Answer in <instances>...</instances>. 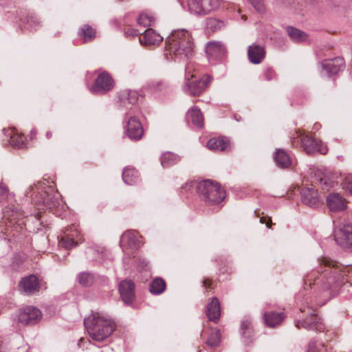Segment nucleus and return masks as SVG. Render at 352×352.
Listing matches in <instances>:
<instances>
[{
	"label": "nucleus",
	"instance_id": "nucleus-1",
	"mask_svg": "<svg viewBox=\"0 0 352 352\" xmlns=\"http://www.w3.org/2000/svg\"><path fill=\"white\" fill-rule=\"evenodd\" d=\"M318 266L308 273L304 278V284L317 285L323 290H331L330 294L336 295L345 278L338 263L327 257L318 259Z\"/></svg>",
	"mask_w": 352,
	"mask_h": 352
},
{
	"label": "nucleus",
	"instance_id": "nucleus-2",
	"mask_svg": "<svg viewBox=\"0 0 352 352\" xmlns=\"http://www.w3.org/2000/svg\"><path fill=\"white\" fill-rule=\"evenodd\" d=\"M166 49L171 58L186 60L195 54L192 34L186 29L173 30L166 39Z\"/></svg>",
	"mask_w": 352,
	"mask_h": 352
},
{
	"label": "nucleus",
	"instance_id": "nucleus-3",
	"mask_svg": "<svg viewBox=\"0 0 352 352\" xmlns=\"http://www.w3.org/2000/svg\"><path fill=\"white\" fill-rule=\"evenodd\" d=\"M85 329L94 340L102 342L109 338L116 328L115 321L100 312H93L85 318Z\"/></svg>",
	"mask_w": 352,
	"mask_h": 352
},
{
	"label": "nucleus",
	"instance_id": "nucleus-4",
	"mask_svg": "<svg viewBox=\"0 0 352 352\" xmlns=\"http://www.w3.org/2000/svg\"><path fill=\"white\" fill-rule=\"evenodd\" d=\"M197 192L206 205H218L226 198V190L215 182L207 179L199 182L197 185Z\"/></svg>",
	"mask_w": 352,
	"mask_h": 352
},
{
	"label": "nucleus",
	"instance_id": "nucleus-5",
	"mask_svg": "<svg viewBox=\"0 0 352 352\" xmlns=\"http://www.w3.org/2000/svg\"><path fill=\"white\" fill-rule=\"evenodd\" d=\"M192 65L188 64L186 67V86L190 95L198 96L208 87L212 78L211 76L206 74L201 80H191L190 78L195 77V74L192 73Z\"/></svg>",
	"mask_w": 352,
	"mask_h": 352
},
{
	"label": "nucleus",
	"instance_id": "nucleus-6",
	"mask_svg": "<svg viewBox=\"0 0 352 352\" xmlns=\"http://www.w3.org/2000/svg\"><path fill=\"white\" fill-rule=\"evenodd\" d=\"M114 87V80L109 73L102 72L98 74L90 88L91 93L103 95L111 91Z\"/></svg>",
	"mask_w": 352,
	"mask_h": 352
},
{
	"label": "nucleus",
	"instance_id": "nucleus-7",
	"mask_svg": "<svg viewBox=\"0 0 352 352\" xmlns=\"http://www.w3.org/2000/svg\"><path fill=\"white\" fill-rule=\"evenodd\" d=\"M82 240V236L74 226L67 229L59 240V245L65 249H72Z\"/></svg>",
	"mask_w": 352,
	"mask_h": 352
},
{
	"label": "nucleus",
	"instance_id": "nucleus-8",
	"mask_svg": "<svg viewBox=\"0 0 352 352\" xmlns=\"http://www.w3.org/2000/svg\"><path fill=\"white\" fill-rule=\"evenodd\" d=\"M300 141L303 150L308 154H313L318 152L321 154H326L328 151L327 148L322 145L320 141L308 135H300Z\"/></svg>",
	"mask_w": 352,
	"mask_h": 352
},
{
	"label": "nucleus",
	"instance_id": "nucleus-9",
	"mask_svg": "<svg viewBox=\"0 0 352 352\" xmlns=\"http://www.w3.org/2000/svg\"><path fill=\"white\" fill-rule=\"evenodd\" d=\"M298 329L304 328L306 330H316L321 332L324 329V325L320 318L315 314H311L303 320H299L296 322Z\"/></svg>",
	"mask_w": 352,
	"mask_h": 352
},
{
	"label": "nucleus",
	"instance_id": "nucleus-10",
	"mask_svg": "<svg viewBox=\"0 0 352 352\" xmlns=\"http://www.w3.org/2000/svg\"><path fill=\"white\" fill-rule=\"evenodd\" d=\"M19 287L27 295H33L39 292L41 284L35 275H29L23 278L19 284Z\"/></svg>",
	"mask_w": 352,
	"mask_h": 352
},
{
	"label": "nucleus",
	"instance_id": "nucleus-11",
	"mask_svg": "<svg viewBox=\"0 0 352 352\" xmlns=\"http://www.w3.org/2000/svg\"><path fill=\"white\" fill-rule=\"evenodd\" d=\"M335 240L340 246L352 247V225L344 224L335 233Z\"/></svg>",
	"mask_w": 352,
	"mask_h": 352
},
{
	"label": "nucleus",
	"instance_id": "nucleus-12",
	"mask_svg": "<svg viewBox=\"0 0 352 352\" xmlns=\"http://www.w3.org/2000/svg\"><path fill=\"white\" fill-rule=\"evenodd\" d=\"M126 135L134 141L139 140L144 134V129L141 122L134 116H131L126 127Z\"/></svg>",
	"mask_w": 352,
	"mask_h": 352
},
{
	"label": "nucleus",
	"instance_id": "nucleus-13",
	"mask_svg": "<svg viewBox=\"0 0 352 352\" xmlns=\"http://www.w3.org/2000/svg\"><path fill=\"white\" fill-rule=\"evenodd\" d=\"M41 318V312L36 307L28 306L19 314V321L25 324H34Z\"/></svg>",
	"mask_w": 352,
	"mask_h": 352
},
{
	"label": "nucleus",
	"instance_id": "nucleus-14",
	"mask_svg": "<svg viewBox=\"0 0 352 352\" xmlns=\"http://www.w3.org/2000/svg\"><path fill=\"white\" fill-rule=\"evenodd\" d=\"M23 217V214L22 212L18 210H10L7 208L4 212V218H7L8 222L6 223L3 221L1 223H5L6 226V231H3L1 228V232H4L6 234H12L13 236L15 234L14 232V229L12 228V226H14L15 223H18V226H20L21 223H19L21 217Z\"/></svg>",
	"mask_w": 352,
	"mask_h": 352
},
{
	"label": "nucleus",
	"instance_id": "nucleus-15",
	"mask_svg": "<svg viewBox=\"0 0 352 352\" xmlns=\"http://www.w3.org/2000/svg\"><path fill=\"white\" fill-rule=\"evenodd\" d=\"M38 204L43 206V209L50 210L54 212L62 204V200L58 195H50L46 192L41 193L40 198L37 201Z\"/></svg>",
	"mask_w": 352,
	"mask_h": 352
},
{
	"label": "nucleus",
	"instance_id": "nucleus-16",
	"mask_svg": "<svg viewBox=\"0 0 352 352\" xmlns=\"http://www.w3.org/2000/svg\"><path fill=\"white\" fill-rule=\"evenodd\" d=\"M138 233L133 230L125 232L120 238V246L122 249H137L140 247Z\"/></svg>",
	"mask_w": 352,
	"mask_h": 352
},
{
	"label": "nucleus",
	"instance_id": "nucleus-17",
	"mask_svg": "<svg viewBox=\"0 0 352 352\" xmlns=\"http://www.w3.org/2000/svg\"><path fill=\"white\" fill-rule=\"evenodd\" d=\"M135 285L133 281L124 280L119 285V292L122 300L126 304L131 303L135 298Z\"/></svg>",
	"mask_w": 352,
	"mask_h": 352
},
{
	"label": "nucleus",
	"instance_id": "nucleus-18",
	"mask_svg": "<svg viewBox=\"0 0 352 352\" xmlns=\"http://www.w3.org/2000/svg\"><path fill=\"white\" fill-rule=\"evenodd\" d=\"M206 52L210 60H221L226 53L223 45L219 42H210L206 47Z\"/></svg>",
	"mask_w": 352,
	"mask_h": 352
},
{
	"label": "nucleus",
	"instance_id": "nucleus-19",
	"mask_svg": "<svg viewBox=\"0 0 352 352\" xmlns=\"http://www.w3.org/2000/svg\"><path fill=\"white\" fill-rule=\"evenodd\" d=\"M302 202L311 208L317 207L320 204L318 193L314 188H303L300 192Z\"/></svg>",
	"mask_w": 352,
	"mask_h": 352
},
{
	"label": "nucleus",
	"instance_id": "nucleus-20",
	"mask_svg": "<svg viewBox=\"0 0 352 352\" xmlns=\"http://www.w3.org/2000/svg\"><path fill=\"white\" fill-rule=\"evenodd\" d=\"M265 50L263 45L253 43L248 47V56L250 63L253 64L261 63L265 57Z\"/></svg>",
	"mask_w": 352,
	"mask_h": 352
},
{
	"label": "nucleus",
	"instance_id": "nucleus-21",
	"mask_svg": "<svg viewBox=\"0 0 352 352\" xmlns=\"http://www.w3.org/2000/svg\"><path fill=\"white\" fill-rule=\"evenodd\" d=\"M322 65L328 75H335L340 71L344 69L345 62L343 58L336 57L333 59L323 62Z\"/></svg>",
	"mask_w": 352,
	"mask_h": 352
},
{
	"label": "nucleus",
	"instance_id": "nucleus-22",
	"mask_svg": "<svg viewBox=\"0 0 352 352\" xmlns=\"http://www.w3.org/2000/svg\"><path fill=\"white\" fill-rule=\"evenodd\" d=\"M206 316L209 320L217 322L221 316V306L219 299L216 297L212 298L207 305Z\"/></svg>",
	"mask_w": 352,
	"mask_h": 352
},
{
	"label": "nucleus",
	"instance_id": "nucleus-23",
	"mask_svg": "<svg viewBox=\"0 0 352 352\" xmlns=\"http://www.w3.org/2000/svg\"><path fill=\"white\" fill-rule=\"evenodd\" d=\"M119 102L121 106L128 108L129 104H135L138 100V94L130 89L122 90L118 93Z\"/></svg>",
	"mask_w": 352,
	"mask_h": 352
},
{
	"label": "nucleus",
	"instance_id": "nucleus-24",
	"mask_svg": "<svg viewBox=\"0 0 352 352\" xmlns=\"http://www.w3.org/2000/svg\"><path fill=\"white\" fill-rule=\"evenodd\" d=\"M139 40L144 45H158L163 41V37L153 29L148 28L144 34L140 36Z\"/></svg>",
	"mask_w": 352,
	"mask_h": 352
},
{
	"label": "nucleus",
	"instance_id": "nucleus-25",
	"mask_svg": "<svg viewBox=\"0 0 352 352\" xmlns=\"http://www.w3.org/2000/svg\"><path fill=\"white\" fill-rule=\"evenodd\" d=\"M285 316L283 312L269 311L265 312L263 319L265 324L272 328H274L283 322Z\"/></svg>",
	"mask_w": 352,
	"mask_h": 352
},
{
	"label": "nucleus",
	"instance_id": "nucleus-26",
	"mask_svg": "<svg viewBox=\"0 0 352 352\" xmlns=\"http://www.w3.org/2000/svg\"><path fill=\"white\" fill-rule=\"evenodd\" d=\"M186 120L191 122L196 127L201 129L204 126V117L201 110L197 107H192L186 113Z\"/></svg>",
	"mask_w": 352,
	"mask_h": 352
},
{
	"label": "nucleus",
	"instance_id": "nucleus-27",
	"mask_svg": "<svg viewBox=\"0 0 352 352\" xmlns=\"http://www.w3.org/2000/svg\"><path fill=\"white\" fill-rule=\"evenodd\" d=\"M327 206L331 211L338 212L346 208L344 200L337 193H333L327 198Z\"/></svg>",
	"mask_w": 352,
	"mask_h": 352
},
{
	"label": "nucleus",
	"instance_id": "nucleus-28",
	"mask_svg": "<svg viewBox=\"0 0 352 352\" xmlns=\"http://www.w3.org/2000/svg\"><path fill=\"white\" fill-rule=\"evenodd\" d=\"M188 7L189 12L195 15H205L208 13L204 0H188Z\"/></svg>",
	"mask_w": 352,
	"mask_h": 352
},
{
	"label": "nucleus",
	"instance_id": "nucleus-29",
	"mask_svg": "<svg viewBox=\"0 0 352 352\" xmlns=\"http://www.w3.org/2000/svg\"><path fill=\"white\" fill-rule=\"evenodd\" d=\"M274 158L277 166L281 168H289L292 164L289 154L283 149L278 148Z\"/></svg>",
	"mask_w": 352,
	"mask_h": 352
},
{
	"label": "nucleus",
	"instance_id": "nucleus-30",
	"mask_svg": "<svg viewBox=\"0 0 352 352\" xmlns=\"http://www.w3.org/2000/svg\"><path fill=\"white\" fill-rule=\"evenodd\" d=\"M122 179L128 185L135 184L140 179L138 172L135 168L127 166L123 170Z\"/></svg>",
	"mask_w": 352,
	"mask_h": 352
},
{
	"label": "nucleus",
	"instance_id": "nucleus-31",
	"mask_svg": "<svg viewBox=\"0 0 352 352\" xmlns=\"http://www.w3.org/2000/svg\"><path fill=\"white\" fill-rule=\"evenodd\" d=\"M240 331L243 342L245 344L250 342L253 336V329L250 319H245L241 322Z\"/></svg>",
	"mask_w": 352,
	"mask_h": 352
},
{
	"label": "nucleus",
	"instance_id": "nucleus-32",
	"mask_svg": "<svg viewBox=\"0 0 352 352\" xmlns=\"http://www.w3.org/2000/svg\"><path fill=\"white\" fill-rule=\"evenodd\" d=\"M21 27L29 31H36L41 27V23L36 16L28 15L21 20Z\"/></svg>",
	"mask_w": 352,
	"mask_h": 352
},
{
	"label": "nucleus",
	"instance_id": "nucleus-33",
	"mask_svg": "<svg viewBox=\"0 0 352 352\" xmlns=\"http://www.w3.org/2000/svg\"><path fill=\"white\" fill-rule=\"evenodd\" d=\"M8 136H10V142L15 148H22L25 146V138L23 135L15 133L12 129L3 130Z\"/></svg>",
	"mask_w": 352,
	"mask_h": 352
},
{
	"label": "nucleus",
	"instance_id": "nucleus-34",
	"mask_svg": "<svg viewBox=\"0 0 352 352\" xmlns=\"http://www.w3.org/2000/svg\"><path fill=\"white\" fill-rule=\"evenodd\" d=\"M229 146V141L224 138H214L208 140L207 146L210 150L225 151Z\"/></svg>",
	"mask_w": 352,
	"mask_h": 352
},
{
	"label": "nucleus",
	"instance_id": "nucleus-35",
	"mask_svg": "<svg viewBox=\"0 0 352 352\" xmlns=\"http://www.w3.org/2000/svg\"><path fill=\"white\" fill-rule=\"evenodd\" d=\"M180 161V157L172 152L164 153L160 158L161 164L164 168H168L177 164Z\"/></svg>",
	"mask_w": 352,
	"mask_h": 352
},
{
	"label": "nucleus",
	"instance_id": "nucleus-36",
	"mask_svg": "<svg viewBox=\"0 0 352 352\" xmlns=\"http://www.w3.org/2000/svg\"><path fill=\"white\" fill-rule=\"evenodd\" d=\"M286 31L290 39L294 42L300 43L307 39V34L296 28L289 26Z\"/></svg>",
	"mask_w": 352,
	"mask_h": 352
},
{
	"label": "nucleus",
	"instance_id": "nucleus-37",
	"mask_svg": "<svg viewBox=\"0 0 352 352\" xmlns=\"http://www.w3.org/2000/svg\"><path fill=\"white\" fill-rule=\"evenodd\" d=\"M166 284L162 278H155L149 285V291L154 295L162 294L166 289Z\"/></svg>",
	"mask_w": 352,
	"mask_h": 352
},
{
	"label": "nucleus",
	"instance_id": "nucleus-38",
	"mask_svg": "<svg viewBox=\"0 0 352 352\" xmlns=\"http://www.w3.org/2000/svg\"><path fill=\"white\" fill-rule=\"evenodd\" d=\"M96 30L89 25H84L79 31V36H81L85 42L91 41L96 37Z\"/></svg>",
	"mask_w": 352,
	"mask_h": 352
},
{
	"label": "nucleus",
	"instance_id": "nucleus-39",
	"mask_svg": "<svg viewBox=\"0 0 352 352\" xmlns=\"http://www.w3.org/2000/svg\"><path fill=\"white\" fill-rule=\"evenodd\" d=\"M94 276L89 272H82L78 275V283L83 287H89L94 283Z\"/></svg>",
	"mask_w": 352,
	"mask_h": 352
},
{
	"label": "nucleus",
	"instance_id": "nucleus-40",
	"mask_svg": "<svg viewBox=\"0 0 352 352\" xmlns=\"http://www.w3.org/2000/svg\"><path fill=\"white\" fill-rule=\"evenodd\" d=\"M224 23L217 19L210 18L206 21V29L208 31L214 32L223 28Z\"/></svg>",
	"mask_w": 352,
	"mask_h": 352
},
{
	"label": "nucleus",
	"instance_id": "nucleus-41",
	"mask_svg": "<svg viewBox=\"0 0 352 352\" xmlns=\"http://www.w3.org/2000/svg\"><path fill=\"white\" fill-rule=\"evenodd\" d=\"M221 342V332L218 329L211 331L206 344L210 347L217 346Z\"/></svg>",
	"mask_w": 352,
	"mask_h": 352
},
{
	"label": "nucleus",
	"instance_id": "nucleus-42",
	"mask_svg": "<svg viewBox=\"0 0 352 352\" xmlns=\"http://www.w3.org/2000/svg\"><path fill=\"white\" fill-rule=\"evenodd\" d=\"M154 21V18L148 14L142 13L140 14L138 19V23L140 25H142L144 27H147L151 25L152 23Z\"/></svg>",
	"mask_w": 352,
	"mask_h": 352
},
{
	"label": "nucleus",
	"instance_id": "nucleus-43",
	"mask_svg": "<svg viewBox=\"0 0 352 352\" xmlns=\"http://www.w3.org/2000/svg\"><path fill=\"white\" fill-rule=\"evenodd\" d=\"M263 75L264 78L267 80L270 81L276 78V74L274 69L271 67H267L264 69Z\"/></svg>",
	"mask_w": 352,
	"mask_h": 352
},
{
	"label": "nucleus",
	"instance_id": "nucleus-44",
	"mask_svg": "<svg viewBox=\"0 0 352 352\" xmlns=\"http://www.w3.org/2000/svg\"><path fill=\"white\" fill-rule=\"evenodd\" d=\"M204 3L208 9V12L218 8L221 4L220 0H204Z\"/></svg>",
	"mask_w": 352,
	"mask_h": 352
},
{
	"label": "nucleus",
	"instance_id": "nucleus-45",
	"mask_svg": "<svg viewBox=\"0 0 352 352\" xmlns=\"http://www.w3.org/2000/svg\"><path fill=\"white\" fill-rule=\"evenodd\" d=\"M248 1L257 12L262 13L265 11L263 0H248Z\"/></svg>",
	"mask_w": 352,
	"mask_h": 352
},
{
	"label": "nucleus",
	"instance_id": "nucleus-46",
	"mask_svg": "<svg viewBox=\"0 0 352 352\" xmlns=\"http://www.w3.org/2000/svg\"><path fill=\"white\" fill-rule=\"evenodd\" d=\"M9 196V189L3 183H0V202H2L8 199Z\"/></svg>",
	"mask_w": 352,
	"mask_h": 352
},
{
	"label": "nucleus",
	"instance_id": "nucleus-47",
	"mask_svg": "<svg viewBox=\"0 0 352 352\" xmlns=\"http://www.w3.org/2000/svg\"><path fill=\"white\" fill-rule=\"evenodd\" d=\"M124 34L126 36H136L140 34V32L131 27H128L124 30Z\"/></svg>",
	"mask_w": 352,
	"mask_h": 352
},
{
	"label": "nucleus",
	"instance_id": "nucleus-48",
	"mask_svg": "<svg viewBox=\"0 0 352 352\" xmlns=\"http://www.w3.org/2000/svg\"><path fill=\"white\" fill-rule=\"evenodd\" d=\"M307 352H321V349H318L315 342L309 344Z\"/></svg>",
	"mask_w": 352,
	"mask_h": 352
},
{
	"label": "nucleus",
	"instance_id": "nucleus-49",
	"mask_svg": "<svg viewBox=\"0 0 352 352\" xmlns=\"http://www.w3.org/2000/svg\"><path fill=\"white\" fill-rule=\"evenodd\" d=\"M260 222L261 223H265L266 224V226L268 228H272V226L273 225V223L272 221V219H269L267 221L266 220L265 217H261L260 219Z\"/></svg>",
	"mask_w": 352,
	"mask_h": 352
},
{
	"label": "nucleus",
	"instance_id": "nucleus-50",
	"mask_svg": "<svg viewBox=\"0 0 352 352\" xmlns=\"http://www.w3.org/2000/svg\"><path fill=\"white\" fill-rule=\"evenodd\" d=\"M193 185V182H188V183H186L183 187L182 188H184L186 189V190H190V189L192 188Z\"/></svg>",
	"mask_w": 352,
	"mask_h": 352
},
{
	"label": "nucleus",
	"instance_id": "nucleus-51",
	"mask_svg": "<svg viewBox=\"0 0 352 352\" xmlns=\"http://www.w3.org/2000/svg\"><path fill=\"white\" fill-rule=\"evenodd\" d=\"M346 180L348 181L349 184V186L347 188L350 190V192L352 194V177H348Z\"/></svg>",
	"mask_w": 352,
	"mask_h": 352
},
{
	"label": "nucleus",
	"instance_id": "nucleus-52",
	"mask_svg": "<svg viewBox=\"0 0 352 352\" xmlns=\"http://www.w3.org/2000/svg\"><path fill=\"white\" fill-rule=\"evenodd\" d=\"M208 282H210V280L208 279L204 280L203 287H204L206 289L210 288V284L208 283Z\"/></svg>",
	"mask_w": 352,
	"mask_h": 352
},
{
	"label": "nucleus",
	"instance_id": "nucleus-53",
	"mask_svg": "<svg viewBox=\"0 0 352 352\" xmlns=\"http://www.w3.org/2000/svg\"><path fill=\"white\" fill-rule=\"evenodd\" d=\"M52 133L51 131H47L46 133V138L47 139H50L52 138Z\"/></svg>",
	"mask_w": 352,
	"mask_h": 352
},
{
	"label": "nucleus",
	"instance_id": "nucleus-54",
	"mask_svg": "<svg viewBox=\"0 0 352 352\" xmlns=\"http://www.w3.org/2000/svg\"><path fill=\"white\" fill-rule=\"evenodd\" d=\"M33 186H30L29 188H28V191H27V194L26 195H28V194L30 193V192L33 189Z\"/></svg>",
	"mask_w": 352,
	"mask_h": 352
},
{
	"label": "nucleus",
	"instance_id": "nucleus-55",
	"mask_svg": "<svg viewBox=\"0 0 352 352\" xmlns=\"http://www.w3.org/2000/svg\"><path fill=\"white\" fill-rule=\"evenodd\" d=\"M14 230H15L16 232H18V230H17V226H15V227H14Z\"/></svg>",
	"mask_w": 352,
	"mask_h": 352
}]
</instances>
